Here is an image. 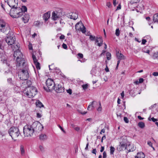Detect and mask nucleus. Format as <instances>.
Here are the masks:
<instances>
[{"label":"nucleus","mask_w":158,"mask_h":158,"mask_svg":"<svg viewBox=\"0 0 158 158\" xmlns=\"http://www.w3.org/2000/svg\"><path fill=\"white\" fill-rule=\"evenodd\" d=\"M13 56L17 57V66L21 67L20 70L18 72V76L22 80H26L29 77L28 66L26 60L23 57V55L19 50L14 52Z\"/></svg>","instance_id":"obj_1"},{"label":"nucleus","mask_w":158,"mask_h":158,"mask_svg":"<svg viewBox=\"0 0 158 158\" xmlns=\"http://www.w3.org/2000/svg\"><path fill=\"white\" fill-rule=\"evenodd\" d=\"M37 89L34 86L28 87L23 92L24 94L29 98L33 97L37 94Z\"/></svg>","instance_id":"obj_2"},{"label":"nucleus","mask_w":158,"mask_h":158,"mask_svg":"<svg viewBox=\"0 0 158 158\" xmlns=\"http://www.w3.org/2000/svg\"><path fill=\"white\" fill-rule=\"evenodd\" d=\"M23 131L25 136H32L34 132L32 124L31 125H27L25 126L23 128Z\"/></svg>","instance_id":"obj_3"},{"label":"nucleus","mask_w":158,"mask_h":158,"mask_svg":"<svg viewBox=\"0 0 158 158\" xmlns=\"http://www.w3.org/2000/svg\"><path fill=\"white\" fill-rule=\"evenodd\" d=\"M20 8L17 7L12 8L9 12L10 16L14 18H17L22 15V12H20Z\"/></svg>","instance_id":"obj_4"},{"label":"nucleus","mask_w":158,"mask_h":158,"mask_svg":"<svg viewBox=\"0 0 158 158\" xmlns=\"http://www.w3.org/2000/svg\"><path fill=\"white\" fill-rule=\"evenodd\" d=\"M8 133L12 139L17 138L20 134L19 128L15 127H12L8 131Z\"/></svg>","instance_id":"obj_5"},{"label":"nucleus","mask_w":158,"mask_h":158,"mask_svg":"<svg viewBox=\"0 0 158 158\" xmlns=\"http://www.w3.org/2000/svg\"><path fill=\"white\" fill-rule=\"evenodd\" d=\"M46 84L47 87L44 86V88L48 92L54 90V87L56 86V84L51 78H48L46 81Z\"/></svg>","instance_id":"obj_6"},{"label":"nucleus","mask_w":158,"mask_h":158,"mask_svg":"<svg viewBox=\"0 0 158 158\" xmlns=\"http://www.w3.org/2000/svg\"><path fill=\"white\" fill-rule=\"evenodd\" d=\"M10 29L9 24L4 20L0 19V31L3 33H5L8 31L9 32Z\"/></svg>","instance_id":"obj_7"},{"label":"nucleus","mask_w":158,"mask_h":158,"mask_svg":"<svg viewBox=\"0 0 158 158\" xmlns=\"http://www.w3.org/2000/svg\"><path fill=\"white\" fill-rule=\"evenodd\" d=\"M32 125L34 132L41 131L44 128L42 125L40 123L34 122L32 123Z\"/></svg>","instance_id":"obj_8"},{"label":"nucleus","mask_w":158,"mask_h":158,"mask_svg":"<svg viewBox=\"0 0 158 158\" xmlns=\"http://www.w3.org/2000/svg\"><path fill=\"white\" fill-rule=\"evenodd\" d=\"M66 16L68 18L74 20L76 19L78 17L77 12L76 11L73 12L67 13Z\"/></svg>","instance_id":"obj_9"},{"label":"nucleus","mask_w":158,"mask_h":158,"mask_svg":"<svg viewBox=\"0 0 158 158\" xmlns=\"http://www.w3.org/2000/svg\"><path fill=\"white\" fill-rule=\"evenodd\" d=\"M15 40V38L13 36H8L6 38V42L9 45H12L14 44Z\"/></svg>","instance_id":"obj_10"},{"label":"nucleus","mask_w":158,"mask_h":158,"mask_svg":"<svg viewBox=\"0 0 158 158\" xmlns=\"http://www.w3.org/2000/svg\"><path fill=\"white\" fill-rule=\"evenodd\" d=\"M6 2L8 5L11 8L16 7L17 6L18 0H7Z\"/></svg>","instance_id":"obj_11"},{"label":"nucleus","mask_w":158,"mask_h":158,"mask_svg":"<svg viewBox=\"0 0 158 158\" xmlns=\"http://www.w3.org/2000/svg\"><path fill=\"white\" fill-rule=\"evenodd\" d=\"M62 15L61 12L53 11L52 13V18L54 20H56L58 18L61 17Z\"/></svg>","instance_id":"obj_12"},{"label":"nucleus","mask_w":158,"mask_h":158,"mask_svg":"<svg viewBox=\"0 0 158 158\" xmlns=\"http://www.w3.org/2000/svg\"><path fill=\"white\" fill-rule=\"evenodd\" d=\"M57 93L63 92L64 91V89L62 87L61 85L56 84V86L54 87V89Z\"/></svg>","instance_id":"obj_13"},{"label":"nucleus","mask_w":158,"mask_h":158,"mask_svg":"<svg viewBox=\"0 0 158 158\" xmlns=\"http://www.w3.org/2000/svg\"><path fill=\"white\" fill-rule=\"evenodd\" d=\"M32 57L36 68L37 69H40V64L38 62L35 56L33 54L32 55Z\"/></svg>","instance_id":"obj_14"},{"label":"nucleus","mask_w":158,"mask_h":158,"mask_svg":"<svg viewBox=\"0 0 158 158\" xmlns=\"http://www.w3.org/2000/svg\"><path fill=\"white\" fill-rule=\"evenodd\" d=\"M117 149L119 151H122L126 149L128 150L127 148V144H125L124 143H119V144L117 147Z\"/></svg>","instance_id":"obj_15"},{"label":"nucleus","mask_w":158,"mask_h":158,"mask_svg":"<svg viewBox=\"0 0 158 158\" xmlns=\"http://www.w3.org/2000/svg\"><path fill=\"white\" fill-rule=\"evenodd\" d=\"M90 73L92 75L96 76L99 75V71L97 70L96 69V67H93Z\"/></svg>","instance_id":"obj_16"},{"label":"nucleus","mask_w":158,"mask_h":158,"mask_svg":"<svg viewBox=\"0 0 158 158\" xmlns=\"http://www.w3.org/2000/svg\"><path fill=\"white\" fill-rule=\"evenodd\" d=\"M140 0H131L130 3L128 4V6L129 8H132V6L134 5V4H136L139 2Z\"/></svg>","instance_id":"obj_17"},{"label":"nucleus","mask_w":158,"mask_h":158,"mask_svg":"<svg viewBox=\"0 0 158 158\" xmlns=\"http://www.w3.org/2000/svg\"><path fill=\"white\" fill-rule=\"evenodd\" d=\"M95 43H98L97 45L99 47L101 46L102 45L103 40L102 37L97 38V39H95Z\"/></svg>","instance_id":"obj_18"},{"label":"nucleus","mask_w":158,"mask_h":158,"mask_svg":"<svg viewBox=\"0 0 158 158\" xmlns=\"http://www.w3.org/2000/svg\"><path fill=\"white\" fill-rule=\"evenodd\" d=\"M94 103H95L97 105H98V103L95 101L91 102L90 104L88 106L87 110H92L94 108Z\"/></svg>","instance_id":"obj_19"},{"label":"nucleus","mask_w":158,"mask_h":158,"mask_svg":"<svg viewBox=\"0 0 158 158\" xmlns=\"http://www.w3.org/2000/svg\"><path fill=\"white\" fill-rule=\"evenodd\" d=\"M22 19L24 23H27L29 19V15H25L22 18Z\"/></svg>","instance_id":"obj_20"},{"label":"nucleus","mask_w":158,"mask_h":158,"mask_svg":"<svg viewBox=\"0 0 158 158\" xmlns=\"http://www.w3.org/2000/svg\"><path fill=\"white\" fill-rule=\"evenodd\" d=\"M50 16V13L47 12L44 14L43 16V19L44 20L45 22L47 21L49 19Z\"/></svg>","instance_id":"obj_21"},{"label":"nucleus","mask_w":158,"mask_h":158,"mask_svg":"<svg viewBox=\"0 0 158 158\" xmlns=\"http://www.w3.org/2000/svg\"><path fill=\"white\" fill-rule=\"evenodd\" d=\"M127 140L126 137L125 136L122 137L120 139V142L121 143H124L125 144H127Z\"/></svg>","instance_id":"obj_22"},{"label":"nucleus","mask_w":158,"mask_h":158,"mask_svg":"<svg viewBox=\"0 0 158 158\" xmlns=\"http://www.w3.org/2000/svg\"><path fill=\"white\" fill-rule=\"evenodd\" d=\"M145 155L142 152L138 153L136 156H135V158H144Z\"/></svg>","instance_id":"obj_23"},{"label":"nucleus","mask_w":158,"mask_h":158,"mask_svg":"<svg viewBox=\"0 0 158 158\" xmlns=\"http://www.w3.org/2000/svg\"><path fill=\"white\" fill-rule=\"evenodd\" d=\"M47 136L45 134H42L39 135V138L41 140H45L47 139Z\"/></svg>","instance_id":"obj_24"},{"label":"nucleus","mask_w":158,"mask_h":158,"mask_svg":"<svg viewBox=\"0 0 158 158\" xmlns=\"http://www.w3.org/2000/svg\"><path fill=\"white\" fill-rule=\"evenodd\" d=\"M116 56L118 59H119L120 60H123L124 59V56L121 53H119L118 52L117 53Z\"/></svg>","instance_id":"obj_25"},{"label":"nucleus","mask_w":158,"mask_h":158,"mask_svg":"<svg viewBox=\"0 0 158 158\" xmlns=\"http://www.w3.org/2000/svg\"><path fill=\"white\" fill-rule=\"evenodd\" d=\"M21 10L20 12H22V15H23V13H24L25 12L27 11V8L26 6H23L20 8Z\"/></svg>","instance_id":"obj_26"},{"label":"nucleus","mask_w":158,"mask_h":158,"mask_svg":"<svg viewBox=\"0 0 158 158\" xmlns=\"http://www.w3.org/2000/svg\"><path fill=\"white\" fill-rule=\"evenodd\" d=\"M82 24L81 22H79L77 23L75 25V28L77 30H79L82 26Z\"/></svg>","instance_id":"obj_27"},{"label":"nucleus","mask_w":158,"mask_h":158,"mask_svg":"<svg viewBox=\"0 0 158 158\" xmlns=\"http://www.w3.org/2000/svg\"><path fill=\"white\" fill-rule=\"evenodd\" d=\"M35 104L37 106L39 107L40 108L44 107V105L39 100H37Z\"/></svg>","instance_id":"obj_28"},{"label":"nucleus","mask_w":158,"mask_h":158,"mask_svg":"<svg viewBox=\"0 0 158 158\" xmlns=\"http://www.w3.org/2000/svg\"><path fill=\"white\" fill-rule=\"evenodd\" d=\"M153 21L154 23L158 22V14H156L153 16Z\"/></svg>","instance_id":"obj_29"},{"label":"nucleus","mask_w":158,"mask_h":158,"mask_svg":"<svg viewBox=\"0 0 158 158\" xmlns=\"http://www.w3.org/2000/svg\"><path fill=\"white\" fill-rule=\"evenodd\" d=\"M138 126L141 128H143L145 127V124L143 122H139L138 123Z\"/></svg>","instance_id":"obj_30"},{"label":"nucleus","mask_w":158,"mask_h":158,"mask_svg":"<svg viewBox=\"0 0 158 158\" xmlns=\"http://www.w3.org/2000/svg\"><path fill=\"white\" fill-rule=\"evenodd\" d=\"M135 9L137 11V12H139V11L138 10V8H139V6H137L135 5V4H134V5L132 6V8H131V9H132V10H134V9H133V8Z\"/></svg>","instance_id":"obj_31"},{"label":"nucleus","mask_w":158,"mask_h":158,"mask_svg":"<svg viewBox=\"0 0 158 158\" xmlns=\"http://www.w3.org/2000/svg\"><path fill=\"white\" fill-rule=\"evenodd\" d=\"M98 104L99 105V107L97 109V110L98 111H101L102 110V108L101 107V104L100 102H98Z\"/></svg>","instance_id":"obj_32"},{"label":"nucleus","mask_w":158,"mask_h":158,"mask_svg":"<svg viewBox=\"0 0 158 158\" xmlns=\"http://www.w3.org/2000/svg\"><path fill=\"white\" fill-rule=\"evenodd\" d=\"M154 59H158V52L154 53L153 56Z\"/></svg>","instance_id":"obj_33"},{"label":"nucleus","mask_w":158,"mask_h":158,"mask_svg":"<svg viewBox=\"0 0 158 158\" xmlns=\"http://www.w3.org/2000/svg\"><path fill=\"white\" fill-rule=\"evenodd\" d=\"M107 58L108 60H110L111 58V54L109 52L106 53Z\"/></svg>","instance_id":"obj_34"},{"label":"nucleus","mask_w":158,"mask_h":158,"mask_svg":"<svg viewBox=\"0 0 158 158\" xmlns=\"http://www.w3.org/2000/svg\"><path fill=\"white\" fill-rule=\"evenodd\" d=\"M110 153L111 154H113L115 150L114 148L112 146L110 147Z\"/></svg>","instance_id":"obj_35"},{"label":"nucleus","mask_w":158,"mask_h":158,"mask_svg":"<svg viewBox=\"0 0 158 158\" xmlns=\"http://www.w3.org/2000/svg\"><path fill=\"white\" fill-rule=\"evenodd\" d=\"M20 150L21 152V153L22 154H23L24 153V149L23 146L22 145H21L20 147Z\"/></svg>","instance_id":"obj_36"},{"label":"nucleus","mask_w":158,"mask_h":158,"mask_svg":"<svg viewBox=\"0 0 158 158\" xmlns=\"http://www.w3.org/2000/svg\"><path fill=\"white\" fill-rule=\"evenodd\" d=\"M82 26H83V27L82 28L81 27V28H80V29L81 30V31L82 32V33H85L86 31L85 28L83 24Z\"/></svg>","instance_id":"obj_37"},{"label":"nucleus","mask_w":158,"mask_h":158,"mask_svg":"<svg viewBox=\"0 0 158 158\" xmlns=\"http://www.w3.org/2000/svg\"><path fill=\"white\" fill-rule=\"evenodd\" d=\"M8 82L10 85H13V82L12 81V78H9L7 79Z\"/></svg>","instance_id":"obj_38"},{"label":"nucleus","mask_w":158,"mask_h":158,"mask_svg":"<svg viewBox=\"0 0 158 158\" xmlns=\"http://www.w3.org/2000/svg\"><path fill=\"white\" fill-rule=\"evenodd\" d=\"M115 35L117 36H118L119 35H120V31L119 30V28H117L116 29V30L115 31Z\"/></svg>","instance_id":"obj_39"},{"label":"nucleus","mask_w":158,"mask_h":158,"mask_svg":"<svg viewBox=\"0 0 158 158\" xmlns=\"http://www.w3.org/2000/svg\"><path fill=\"white\" fill-rule=\"evenodd\" d=\"M90 39L92 41H94L95 40V36L90 35L89 36Z\"/></svg>","instance_id":"obj_40"},{"label":"nucleus","mask_w":158,"mask_h":158,"mask_svg":"<svg viewBox=\"0 0 158 158\" xmlns=\"http://www.w3.org/2000/svg\"><path fill=\"white\" fill-rule=\"evenodd\" d=\"M106 6L108 7V8H110L111 7L112 5L111 3L110 2H107L106 3Z\"/></svg>","instance_id":"obj_41"},{"label":"nucleus","mask_w":158,"mask_h":158,"mask_svg":"<svg viewBox=\"0 0 158 158\" xmlns=\"http://www.w3.org/2000/svg\"><path fill=\"white\" fill-rule=\"evenodd\" d=\"M40 22L38 21H35V22H34V24L35 26H39L40 25Z\"/></svg>","instance_id":"obj_42"},{"label":"nucleus","mask_w":158,"mask_h":158,"mask_svg":"<svg viewBox=\"0 0 158 158\" xmlns=\"http://www.w3.org/2000/svg\"><path fill=\"white\" fill-rule=\"evenodd\" d=\"M145 48H143L142 49V51L143 52L147 53L148 54H149V50H145Z\"/></svg>","instance_id":"obj_43"},{"label":"nucleus","mask_w":158,"mask_h":158,"mask_svg":"<svg viewBox=\"0 0 158 158\" xmlns=\"http://www.w3.org/2000/svg\"><path fill=\"white\" fill-rule=\"evenodd\" d=\"M82 87L84 89H85L88 88V85L87 84L83 85Z\"/></svg>","instance_id":"obj_44"},{"label":"nucleus","mask_w":158,"mask_h":158,"mask_svg":"<svg viewBox=\"0 0 158 158\" xmlns=\"http://www.w3.org/2000/svg\"><path fill=\"white\" fill-rule=\"evenodd\" d=\"M148 145L150 146L153 148V149H154V148L152 147V143L151 141H148Z\"/></svg>","instance_id":"obj_45"},{"label":"nucleus","mask_w":158,"mask_h":158,"mask_svg":"<svg viewBox=\"0 0 158 158\" xmlns=\"http://www.w3.org/2000/svg\"><path fill=\"white\" fill-rule=\"evenodd\" d=\"M124 120L126 123L129 122V120L127 117H124Z\"/></svg>","instance_id":"obj_46"},{"label":"nucleus","mask_w":158,"mask_h":158,"mask_svg":"<svg viewBox=\"0 0 158 158\" xmlns=\"http://www.w3.org/2000/svg\"><path fill=\"white\" fill-rule=\"evenodd\" d=\"M62 47L64 49H66L67 48V45L63 43L62 45Z\"/></svg>","instance_id":"obj_47"},{"label":"nucleus","mask_w":158,"mask_h":158,"mask_svg":"<svg viewBox=\"0 0 158 158\" xmlns=\"http://www.w3.org/2000/svg\"><path fill=\"white\" fill-rule=\"evenodd\" d=\"M78 56L80 58H82L83 57V56L82 54L79 53L78 54Z\"/></svg>","instance_id":"obj_48"},{"label":"nucleus","mask_w":158,"mask_h":158,"mask_svg":"<svg viewBox=\"0 0 158 158\" xmlns=\"http://www.w3.org/2000/svg\"><path fill=\"white\" fill-rule=\"evenodd\" d=\"M67 93H69V94H71L72 93V90L70 89L67 90Z\"/></svg>","instance_id":"obj_49"},{"label":"nucleus","mask_w":158,"mask_h":158,"mask_svg":"<svg viewBox=\"0 0 158 158\" xmlns=\"http://www.w3.org/2000/svg\"><path fill=\"white\" fill-rule=\"evenodd\" d=\"M152 75L154 76H158V72H154L153 73Z\"/></svg>","instance_id":"obj_50"},{"label":"nucleus","mask_w":158,"mask_h":158,"mask_svg":"<svg viewBox=\"0 0 158 158\" xmlns=\"http://www.w3.org/2000/svg\"><path fill=\"white\" fill-rule=\"evenodd\" d=\"M106 154L105 152H104L103 153V158H106Z\"/></svg>","instance_id":"obj_51"},{"label":"nucleus","mask_w":158,"mask_h":158,"mask_svg":"<svg viewBox=\"0 0 158 158\" xmlns=\"http://www.w3.org/2000/svg\"><path fill=\"white\" fill-rule=\"evenodd\" d=\"M151 119L154 122H156V121L158 120L157 119L153 117L151 118Z\"/></svg>","instance_id":"obj_52"},{"label":"nucleus","mask_w":158,"mask_h":158,"mask_svg":"<svg viewBox=\"0 0 158 158\" xmlns=\"http://www.w3.org/2000/svg\"><path fill=\"white\" fill-rule=\"evenodd\" d=\"M96 152H97V151H96V149H94L92 151V153L93 154H95V155L96 154Z\"/></svg>","instance_id":"obj_53"},{"label":"nucleus","mask_w":158,"mask_h":158,"mask_svg":"<svg viewBox=\"0 0 158 158\" xmlns=\"http://www.w3.org/2000/svg\"><path fill=\"white\" fill-rule=\"evenodd\" d=\"M146 42H147V41L146 40L143 39L142 40L141 44H144Z\"/></svg>","instance_id":"obj_54"},{"label":"nucleus","mask_w":158,"mask_h":158,"mask_svg":"<svg viewBox=\"0 0 158 158\" xmlns=\"http://www.w3.org/2000/svg\"><path fill=\"white\" fill-rule=\"evenodd\" d=\"M65 38V36L64 35H61L60 37V39L61 40H64Z\"/></svg>","instance_id":"obj_55"},{"label":"nucleus","mask_w":158,"mask_h":158,"mask_svg":"<svg viewBox=\"0 0 158 158\" xmlns=\"http://www.w3.org/2000/svg\"><path fill=\"white\" fill-rule=\"evenodd\" d=\"M39 148L42 152L44 151V148L42 146L40 145L39 147Z\"/></svg>","instance_id":"obj_56"},{"label":"nucleus","mask_w":158,"mask_h":158,"mask_svg":"<svg viewBox=\"0 0 158 158\" xmlns=\"http://www.w3.org/2000/svg\"><path fill=\"white\" fill-rule=\"evenodd\" d=\"M143 79L142 78H140L139 79V83H142L143 81Z\"/></svg>","instance_id":"obj_57"},{"label":"nucleus","mask_w":158,"mask_h":158,"mask_svg":"<svg viewBox=\"0 0 158 158\" xmlns=\"http://www.w3.org/2000/svg\"><path fill=\"white\" fill-rule=\"evenodd\" d=\"M106 138V135H104L102 137V139H101V142L102 143L103 142V140H104V139H105Z\"/></svg>","instance_id":"obj_58"},{"label":"nucleus","mask_w":158,"mask_h":158,"mask_svg":"<svg viewBox=\"0 0 158 158\" xmlns=\"http://www.w3.org/2000/svg\"><path fill=\"white\" fill-rule=\"evenodd\" d=\"M88 146H89V143H88L86 145V147L85 148V150H88Z\"/></svg>","instance_id":"obj_59"},{"label":"nucleus","mask_w":158,"mask_h":158,"mask_svg":"<svg viewBox=\"0 0 158 158\" xmlns=\"http://www.w3.org/2000/svg\"><path fill=\"white\" fill-rule=\"evenodd\" d=\"M37 117L38 118H40L41 117V115L39 113H37Z\"/></svg>","instance_id":"obj_60"},{"label":"nucleus","mask_w":158,"mask_h":158,"mask_svg":"<svg viewBox=\"0 0 158 158\" xmlns=\"http://www.w3.org/2000/svg\"><path fill=\"white\" fill-rule=\"evenodd\" d=\"M121 96L122 98H123L124 97V92L123 91L121 94Z\"/></svg>","instance_id":"obj_61"},{"label":"nucleus","mask_w":158,"mask_h":158,"mask_svg":"<svg viewBox=\"0 0 158 158\" xmlns=\"http://www.w3.org/2000/svg\"><path fill=\"white\" fill-rule=\"evenodd\" d=\"M105 129H102L100 132V134H102V133H104L105 132Z\"/></svg>","instance_id":"obj_62"},{"label":"nucleus","mask_w":158,"mask_h":158,"mask_svg":"<svg viewBox=\"0 0 158 158\" xmlns=\"http://www.w3.org/2000/svg\"><path fill=\"white\" fill-rule=\"evenodd\" d=\"M59 127L64 133H65V131L64 130L63 128L60 126L59 125Z\"/></svg>","instance_id":"obj_63"},{"label":"nucleus","mask_w":158,"mask_h":158,"mask_svg":"<svg viewBox=\"0 0 158 158\" xmlns=\"http://www.w3.org/2000/svg\"><path fill=\"white\" fill-rule=\"evenodd\" d=\"M74 129L77 131H79L80 130V128L78 127H77L74 128Z\"/></svg>","instance_id":"obj_64"}]
</instances>
